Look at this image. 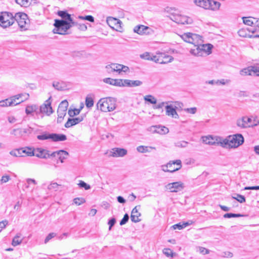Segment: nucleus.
Wrapping results in <instances>:
<instances>
[{
	"label": "nucleus",
	"instance_id": "1",
	"mask_svg": "<svg viewBox=\"0 0 259 259\" xmlns=\"http://www.w3.org/2000/svg\"><path fill=\"white\" fill-rule=\"evenodd\" d=\"M181 37L186 42L194 45V48L190 49V53L192 55L202 57L208 55L211 53L212 45L202 44V36L191 32L184 33Z\"/></svg>",
	"mask_w": 259,
	"mask_h": 259
},
{
	"label": "nucleus",
	"instance_id": "2",
	"mask_svg": "<svg viewBox=\"0 0 259 259\" xmlns=\"http://www.w3.org/2000/svg\"><path fill=\"white\" fill-rule=\"evenodd\" d=\"M116 100L112 97L102 98L97 104V108L103 112L112 111L116 108Z\"/></svg>",
	"mask_w": 259,
	"mask_h": 259
},
{
	"label": "nucleus",
	"instance_id": "3",
	"mask_svg": "<svg viewBox=\"0 0 259 259\" xmlns=\"http://www.w3.org/2000/svg\"><path fill=\"white\" fill-rule=\"evenodd\" d=\"M55 28L53 30L54 33L65 35L67 31L72 27L70 22L66 20L56 19L54 24Z\"/></svg>",
	"mask_w": 259,
	"mask_h": 259
},
{
	"label": "nucleus",
	"instance_id": "4",
	"mask_svg": "<svg viewBox=\"0 0 259 259\" xmlns=\"http://www.w3.org/2000/svg\"><path fill=\"white\" fill-rule=\"evenodd\" d=\"M194 3L197 6L213 11L219 10L221 5L220 2L212 0H195Z\"/></svg>",
	"mask_w": 259,
	"mask_h": 259
},
{
	"label": "nucleus",
	"instance_id": "5",
	"mask_svg": "<svg viewBox=\"0 0 259 259\" xmlns=\"http://www.w3.org/2000/svg\"><path fill=\"white\" fill-rule=\"evenodd\" d=\"M213 140V139L211 136L205 137L203 138V141L206 144L210 145H214L215 144L220 145L222 147L224 148H230V138L229 136L227 138H222L220 137H217L215 138L214 141H210Z\"/></svg>",
	"mask_w": 259,
	"mask_h": 259
},
{
	"label": "nucleus",
	"instance_id": "6",
	"mask_svg": "<svg viewBox=\"0 0 259 259\" xmlns=\"http://www.w3.org/2000/svg\"><path fill=\"white\" fill-rule=\"evenodd\" d=\"M13 14L8 12H3L0 13V26L7 28L12 25L15 22Z\"/></svg>",
	"mask_w": 259,
	"mask_h": 259
},
{
	"label": "nucleus",
	"instance_id": "7",
	"mask_svg": "<svg viewBox=\"0 0 259 259\" xmlns=\"http://www.w3.org/2000/svg\"><path fill=\"white\" fill-rule=\"evenodd\" d=\"M51 97L47 100H46L44 104H42L40 107L39 109H38V112H37V118H42L44 116V114L48 116L50 115L53 112L52 106L51 102L50 101Z\"/></svg>",
	"mask_w": 259,
	"mask_h": 259
},
{
	"label": "nucleus",
	"instance_id": "8",
	"mask_svg": "<svg viewBox=\"0 0 259 259\" xmlns=\"http://www.w3.org/2000/svg\"><path fill=\"white\" fill-rule=\"evenodd\" d=\"M161 167L164 172H174L181 169L182 162L180 159L170 161L166 165H162Z\"/></svg>",
	"mask_w": 259,
	"mask_h": 259
},
{
	"label": "nucleus",
	"instance_id": "9",
	"mask_svg": "<svg viewBox=\"0 0 259 259\" xmlns=\"http://www.w3.org/2000/svg\"><path fill=\"white\" fill-rule=\"evenodd\" d=\"M170 18L179 24H190L192 23V19L191 18L180 14H172Z\"/></svg>",
	"mask_w": 259,
	"mask_h": 259
},
{
	"label": "nucleus",
	"instance_id": "10",
	"mask_svg": "<svg viewBox=\"0 0 259 259\" xmlns=\"http://www.w3.org/2000/svg\"><path fill=\"white\" fill-rule=\"evenodd\" d=\"M230 148H236L244 142V138L241 134H237L233 136H230Z\"/></svg>",
	"mask_w": 259,
	"mask_h": 259
},
{
	"label": "nucleus",
	"instance_id": "11",
	"mask_svg": "<svg viewBox=\"0 0 259 259\" xmlns=\"http://www.w3.org/2000/svg\"><path fill=\"white\" fill-rule=\"evenodd\" d=\"M14 18L15 19V21H17L20 28L26 29L25 26L28 21V16L25 13L22 12L17 13L14 16Z\"/></svg>",
	"mask_w": 259,
	"mask_h": 259
},
{
	"label": "nucleus",
	"instance_id": "12",
	"mask_svg": "<svg viewBox=\"0 0 259 259\" xmlns=\"http://www.w3.org/2000/svg\"><path fill=\"white\" fill-rule=\"evenodd\" d=\"M255 125L253 123L251 118L247 116H243L237 120V125L242 128L252 127Z\"/></svg>",
	"mask_w": 259,
	"mask_h": 259
},
{
	"label": "nucleus",
	"instance_id": "13",
	"mask_svg": "<svg viewBox=\"0 0 259 259\" xmlns=\"http://www.w3.org/2000/svg\"><path fill=\"white\" fill-rule=\"evenodd\" d=\"M166 188L171 192H178L184 189V185L182 182H176L168 184Z\"/></svg>",
	"mask_w": 259,
	"mask_h": 259
},
{
	"label": "nucleus",
	"instance_id": "14",
	"mask_svg": "<svg viewBox=\"0 0 259 259\" xmlns=\"http://www.w3.org/2000/svg\"><path fill=\"white\" fill-rule=\"evenodd\" d=\"M24 97L25 100H27L29 97V94L24 93V94H19L14 96H13L10 97V104L11 106H16L20 104L21 103L23 102L24 100H22L19 102H17V100H19L21 97Z\"/></svg>",
	"mask_w": 259,
	"mask_h": 259
},
{
	"label": "nucleus",
	"instance_id": "15",
	"mask_svg": "<svg viewBox=\"0 0 259 259\" xmlns=\"http://www.w3.org/2000/svg\"><path fill=\"white\" fill-rule=\"evenodd\" d=\"M111 68L113 69V72H116L118 74H121L122 72L127 73L130 72V68L128 66L118 63H114Z\"/></svg>",
	"mask_w": 259,
	"mask_h": 259
},
{
	"label": "nucleus",
	"instance_id": "16",
	"mask_svg": "<svg viewBox=\"0 0 259 259\" xmlns=\"http://www.w3.org/2000/svg\"><path fill=\"white\" fill-rule=\"evenodd\" d=\"M151 29L143 25L136 26L134 28V31L140 35L149 34L151 33Z\"/></svg>",
	"mask_w": 259,
	"mask_h": 259
},
{
	"label": "nucleus",
	"instance_id": "17",
	"mask_svg": "<svg viewBox=\"0 0 259 259\" xmlns=\"http://www.w3.org/2000/svg\"><path fill=\"white\" fill-rule=\"evenodd\" d=\"M34 156L36 157L48 159L49 158V150L43 149L42 148H37L33 150Z\"/></svg>",
	"mask_w": 259,
	"mask_h": 259
},
{
	"label": "nucleus",
	"instance_id": "18",
	"mask_svg": "<svg viewBox=\"0 0 259 259\" xmlns=\"http://www.w3.org/2000/svg\"><path fill=\"white\" fill-rule=\"evenodd\" d=\"M104 82L116 87H122L123 79H113L111 78H105L103 79Z\"/></svg>",
	"mask_w": 259,
	"mask_h": 259
},
{
	"label": "nucleus",
	"instance_id": "19",
	"mask_svg": "<svg viewBox=\"0 0 259 259\" xmlns=\"http://www.w3.org/2000/svg\"><path fill=\"white\" fill-rule=\"evenodd\" d=\"M68 106V103L66 100L62 101L60 103L57 110V113L58 114L60 115V117L66 115Z\"/></svg>",
	"mask_w": 259,
	"mask_h": 259
},
{
	"label": "nucleus",
	"instance_id": "20",
	"mask_svg": "<svg viewBox=\"0 0 259 259\" xmlns=\"http://www.w3.org/2000/svg\"><path fill=\"white\" fill-rule=\"evenodd\" d=\"M127 154V150L123 148H115L112 149L110 156L114 157H123Z\"/></svg>",
	"mask_w": 259,
	"mask_h": 259
},
{
	"label": "nucleus",
	"instance_id": "21",
	"mask_svg": "<svg viewBox=\"0 0 259 259\" xmlns=\"http://www.w3.org/2000/svg\"><path fill=\"white\" fill-rule=\"evenodd\" d=\"M83 119V116H80L79 117L73 118H68L67 121L65 124V127L66 128L70 127L72 126L75 125L79 123V122L82 121Z\"/></svg>",
	"mask_w": 259,
	"mask_h": 259
},
{
	"label": "nucleus",
	"instance_id": "22",
	"mask_svg": "<svg viewBox=\"0 0 259 259\" xmlns=\"http://www.w3.org/2000/svg\"><path fill=\"white\" fill-rule=\"evenodd\" d=\"M165 110L166 115L175 118H179V115L176 111V108H174L172 105H166L165 106Z\"/></svg>",
	"mask_w": 259,
	"mask_h": 259
},
{
	"label": "nucleus",
	"instance_id": "23",
	"mask_svg": "<svg viewBox=\"0 0 259 259\" xmlns=\"http://www.w3.org/2000/svg\"><path fill=\"white\" fill-rule=\"evenodd\" d=\"M123 87H138L140 86L142 84V81L136 80H131L130 79H123Z\"/></svg>",
	"mask_w": 259,
	"mask_h": 259
},
{
	"label": "nucleus",
	"instance_id": "24",
	"mask_svg": "<svg viewBox=\"0 0 259 259\" xmlns=\"http://www.w3.org/2000/svg\"><path fill=\"white\" fill-rule=\"evenodd\" d=\"M137 207V206H135L131 212V221L134 223H138L141 221V219H139V217L141 216V214L138 211Z\"/></svg>",
	"mask_w": 259,
	"mask_h": 259
},
{
	"label": "nucleus",
	"instance_id": "25",
	"mask_svg": "<svg viewBox=\"0 0 259 259\" xmlns=\"http://www.w3.org/2000/svg\"><path fill=\"white\" fill-rule=\"evenodd\" d=\"M53 87L58 91H64L67 89V83L63 81H56L53 82Z\"/></svg>",
	"mask_w": 259,
	"mask_h": 259
},
{
	"label": "nucleus",
	"instance_id": "26",
	"mask_svg": "<svg viewBox=\"0 0 259 259\" xmlns=\"http://www.w3.org/2000/svg\"><path fill=\"white\" fill-rule=\"evenodd\" d=\"M165 58H168L169 60L168 61H161V58L160 57L157 58L156 56L152 55L150 58V60L153 61L156 63H158L160 64H166L171 62L174 59L173 57L171 56H167L165 57Z\"/></svg>",
	"mask_w": 259,
	"mask_h": 259
},
{
	"label": "nucleus",
	"instance_id": "27",
	"mask_svg": "<svg viewBox=\"0 0 259 259\" xmlns=\"http://www.w3.org/2000/svg\"><path fill=\"white\" fill-rule=\"evenodd\" d=\"M38 112V107L36 105H28L25 109V112L27 115L31 114L32 113H34L35 118H37V112Z\"/></svg>",
	"mask_w": 259,
	"mask_h": 259
},
{
	"label": "nucleus",
	"instance_id": "28",
	"mask_svg": "<svg viewBox=\"0 0 259 259\" xmlns=\"http://www.w3.org/2000/svg\"><path fill=\"white\" fill-rule=\"evenodd\" d=\"M67 137L64 134H51V140L53 142L64 141L66 140Z\"/></svg>",
	"mask_w": 259,
	"mask_h": 259
},
{
	"label": "nucleus",
	"instance_id": "29",
	"mask_svg": "<svg viewBox=\"0 0 259 259\" xmlns=\"http://www.w3.org/2000/svg\"><path fill=\"white\" fill-rule=\"evenodd\" d=\"M107 23L111 28L115 29V27H117L120 24V21L117 19L109 17L107 19Z\"/></svg>",
	"mask_w": 259,
	"mask_h": 259
},
{
	"label": "nucleus",
	"instance_id": "30",
	"mask_svg": "<svg viewBox=\"0 0 259 259\" xmlns=\"http://www.w3.org/2000/svg\"><path fill=\"white\" fill-rule=\"evenodd\" d=\"M69 156V153L66 151L63 150H58L57 157L58 160L61 162H64L65 159H66Z\"/></svg>",
	"mask_w": 259,
	"mask_h": 259
},
{
	"label": "nucleus",
	"instance_id": "31",
	"mask_svg": "<svg viewBox=\"0 0 259 259\" xmlns=\"http://www.w3.org/2000/svg\"><path fill=\"white\" fill-rule=\"evenodd\" d=\"M249 30V28H241L238 30V34L240 36L242 37L252 38V37L250 36L251 33Z\"/></svg>",
	"mask_w": 259,
	"mask_h": 259
},
{
	"label": "nucleus",
	"instance_id": "32",
	"mask_svg": "<svg viewBox=\"0 0 259 259\" xmlns=\"http://www.w3.org/2000/svg\"><path fill=\"white\" fill-rule=\"evenodd\" d=\"M58 15L61 17L63 19L62 20H66L68 21H72V17L71 15L68 14L66 11H59L58 12Z\"/></svg>",
	"mask_w": 259,
	"mask_h": 259
},
{
	"label": "nucleus",
	"instance_id": "33",
	"mask_svg": "<svg viewBox=\"0 0 259 259\" xmlns=\"http://www.w3.org/2000/svg\"><path fill=\"white\" fill-rule=\"evenodd\" d=\"M150 149L155 150L156 148L152 146H139L137 147V150L141 153H145L147 152H150Z\"/></svg>",
	"mask_w": 259,
	"mask_h": 259
},
{
	"label": "nucleus",
	"instance_id": "34",
	"mask_svg": "<svg viewBox=\"0 0 259 259\" xmlns=\"http://www.w3.org/2000/svg\"><path fill=\"white\" fill-rule=\"evenodd\" d=\"M259 28L255 27L254 25L252 27H249V30L251 33V37L252 38H258L259 37Z\"/></svg>",
	"mask_w": 259,
	"mask_h": 259
},
{
	"label": "nucleus",
	"instance_id": "35",
	"mask_svg": "<svg viewBox=\"0 0 259 259\" xmlns=\"http://www.w3.org/2000/svg\"><path fill=\"white\" fill-rule=\"evenodd\" d=\"M242 19L243 23L246 25L250 26V27L254 25V20H255V18L251 17H243Z\"/></svg>",
	"mask_w": 259,
	"mask_h": 259
},
{
	"label": "nucleus",
	"instance_id": "36",
	"mask_svg": "<svg viewBox=\"0 0 259 259\" xmlns=\"http://www.w3.org/2000/svg\"><path fill=\"white\" fill-rule=\"evenodd\" d=\"M240 74L241 76H246V75H252V71H251V66H248V67L244 68L242 69L240 71Z\"/></svg>",
	"mask_w": 259,
	"mask_h": 259
},
{
	"label": "nucleus",
	"instance_id": "37",
	"mask_svg": "<svg viewBox=\"0 0 259 259\" xmlns=\"http://www.w3.org/2000/svg\"><path fill=\"white\" fill-rule=\"evenodd\" d=\"M37 139L39 140H46L51 139V134L47 132L42 133L41 135L37 136Z\"/></svg>",
	"mask_w": 259,
	"mask_h": 259
},
{
	"label": "nucleus",
	"instance_id": "38",
	"mask_svg": "<svg viewBox=\"0 0 259 259\" xmlns=\"http://www.w3.org/2000/svg\"><path fill=\"white\" fill-rule=\"evenodd\" d=\"M21 234H17L13 239L12 245L16 246L22 243V239H21Z\"/></svg>",
	"mask_w": 259,
	"mask_h": 259
},
{
	"label": "nucleus",
	"instance_id": "39",
	"mask_svg": "<svg viewBox=\"0 0 259 259\" xmlns=\"http://www.w3.org/2000/svg\"><path fill=\"white\" fill-rule=\"evenodd\" d=\"M94 100L91 95H88L85 98V104L87 108H91L94 106Z\"/></svg>",
	"mask_w": 259,
	"mask_h": 259
},
{
	"label": "nucleus",
	"instance_id": "40",
	"mask_svg": "<svg viewBox=\"0 0 259 259\" xmlns=\"http://www.w3.org/2000/svg\"><path fill=\"white\" fill-rule=\"evenodd\" d=\"M27 149L28 150H27L26 149L20 148L21 157L24 156V154H25L27 156H34V153L33 151H31V149L29 148H27Z\"/></svg>",
	"mask_w": 259,
	"mask_h": 259
},
{
	"label": "nucleus",
	"instance_id": "41",
	"mask_svg": "<svg viewBox=\"0 0 259 259\" xmlns=\"http://www.w3.org/2000/svg\"><path fill=\"white\" fill-rule=\"evenodd\" d=\"M32 0H15L16 3L20 5L21 7H29Z\"/></svg>",
	"mask_w": 259,
	"mask_h": 259
},
{
	"label": "nucleus",
	"instance_id": "42",
	"mask_svg": "<svg viewBox=\"0 0 259 259\" xmlns=\"http://www.w3.org/2000/svg\"><path fill=\"white\" fill-rule=\"evenodd\" d=\"M61 187V185L56 182H52L48 186V189L49 190L57 191Z\"/></svg>",
	"mask_w": 259,
	"mask_h": 259
},
{
	"label": "nucleus",
	"instance_id": "43",
	"mask_svg": "<svg viewBox=\"0 0 259 259\" xmlns=\"http://www.w3.org/2000/svg\"><path fill=\"white\" fill-rule=\"evenodd\" d=\"M144 99L146 101L149 102L152 104H155L157 103V100L152 95H146L144 97Z\"/></svg>",
	"mask_w": 259,
	"mask_h": 259
},
{
	"label": "nucleus",
	"instance_id": "44",
	"mask_svg": "<svg viewBox=\"0 0 259 259\" xmlns=\"http://www.w3.org/2000/svg\"><path fill=\"white\" fill-rule=\"evenodd\" d=\"M157 133H158L160 134H165L167 133L169 131L168 129L164 126L157 125Z\"/></svg>",
	"mask_w": 259,
	"mask_h": 259
},
{
	"label": "nucleus",
	"instance_id": "45",
	"mask_svg": "<svg viewBox=\"0 0 259 259\" xmlns=\"http://www.w3.org/2000/svg\"><path fill=\"white\" fill-rule=\"evenodd\" d=\"M232 198L234 199L237 200L240 203H243L245 202V198L244 196L236 194L235 196H232Z\"/></svg>",
	"mask_w": 259,
	"mask_h": 259
},
{
	"label": "nucleus",
	"instance_id": "46",
	"mask_svg": "<svg viewBox=\"0 0 259 259\" xmlns=\"http://www.w3.org/2000/svg\"><path fill=\"white\" fill-rule=\"evenodd\" d=\"M10 154L12 155L13 157H21V153L20 151V148L19 149H15L9 152Z\"/></svg>",
	"mask_w": 259,
	"mask_h": 259
},
{
	"label": "nucleus",
	"instance_id": "47",
	"mask_svg": "<svg viewBox=\"0 0 259 259\" xmlns=\"http://www.w3.org/2000/svg\"><path fill=\"white\" fill-rule=\"evenodd\" d=\"M10 101V98L0 101V107H5L12 106L11 105H9Z\"/></svg>",
	"mask_w": 259,
	"mask_h": 259
},
{
	"label": "nucleus",
	"instance_id": "48",
	"mask_svg": "<svg viewBox=\"0 0 259 259\" xmlns=\"http://www.w3.org/2000/svg\"><path fill=\"white\" fill-rule=\"evenodd\" d=\"M80 111V109H69L68 110V114L70 117H73L75 115H77L79 114Z\"/></svg>",
	"mask_w": 259,
	"mask_h": 259
},
{
	"label": "nucleus",
	"instance_id": "49",
	"mask_svg": "<svg viewBox=\"0 0 259 259\" xmlns=\"http://www.w3.org/2000/svg\"><path fill=\"white\" fill-rule=\"evenodd\" d=\"M243 215L241 214L233 213H227L224 215L225 218H239L243 217Z\"/></svg>",
	"mask_w": 259,
	"mask_h": 259
},
{
	"label": "nucleus",
	"instance_id": "50",
	"mask_svg": "<svg viewBox=\"0 0 259 259\" xmlns=\"http://www.w3.org/2000/svg\"><path fill=\"white\" fill-rule=\"evenodd\" d=\"M85 202L83 198L77 197L73 199V202L77 205H80Z\"/></svg>",
	"mask_w": 259,
	"mask_h": 259
},
{
	"label": "nucleus",
	"instance_id": "51",
	"mask_svg": "<svg viewBox=\"0 0 259 259\" xmlns=\"http://www.w3.org/2000/svg\"><path fill=\"white\" fill-rule=\"evenodd\" d=\"M78 18L81 20H87L91 22H93L94 21V18L91 15H88L85 16H79Z\"/></svg>",
	"mask_w": 259,
	"mask_h": 259
},
{
	"label": "nucleus",
	"instance_id": "52",
	"mask_svg": "<svg viewBox=\"0 0 259 259\" xmlns=\"http://www.w3.org/2000/svg\"><path fill=\"white\" fill-rule=\"evenodd\" d=\"M252 75L259 76V66H251Z\"/></svg>",
	"mask_w": 259,
	"mask_h": 259
},
{
	"label": "nucleus",
	"instance_id": "53",
	"mask_svg": "<svg viewBox=\"0 0 259 259\" xmlns=\"http://www.w3.org/2000/svg\"><path fill=\"white\" fill-rule=\"evenodd\" d=\"M163 253L167 257L173 256V252L169 248H164L163 250Z\"/></svg>",
	"mask_w": 259,
	"mask_h": 259
},
{
	"label": "nucleus",
	"instance_id": "54",
	"mask_svg": "<svg viewBox=\"0 0 259 259\" xmlns=\"http://www.w3.org/2000/svg\"><path fill=\"white\" fill-rule=\"evenodd\" d=\"M78 185L81 188H84V189L86 190H89L91 188V186L87 184L86 183L82 181H80Z\"/></svg>",
	"mask_w": 259,
	"mask_h": 259
},
{
	"label": "nucleus",
	"instance_id": "55",
	"mask_svg": "<svg viewBox=\"0 0 259 259\" xmlns=\"http://www.w3.org/2000/svg\"><path fill=\"white\" fill-rule=\"evenodd\" d=\"M128 220H129V216H128V214L125 213L122 219L120 222V225L122 226V225L125 224L128 222Z\"/></svg>",
	"mask_w": 259,
	"mask_h": 259
},
{
	"label": "nucleus",
	"instance_id": "56",
	"mask_svg": "<svg viewBox=\"0 0 259 259\" xmlns=\"http://www.w3.org/2000/svg\"><path fill=\"white\" fill-rule=\"evenodd\" d=\"M151 56V54L148 52H145L143 54L140 55L141 58L147 60H150Z\"/></svg>",
	"mask_w": 259,
	"mask_h": 259
},
{
	"label": "nucleus",
	"instance_id": "57",
	"mask_svg": "<svg viewBox=\"0 0 259 259\" xmlns=\"http://www.w3.org/2000/svg\"><path fill=\"white\" fill-rule=\"evenodd\" d=\"M198 250L199 252L202 254H206L209 253V250L208 249L203 247H198Z\"/></svg>",
	"mask_w": 259,
	"mask_h": 259
},
{
	"label": "nucleus",
	"instance_id": "58",
	"mask_svg": "<svg viewBox=\"0 0 259 259\" xmlns=\"http://www.w3.org/2000/svg\"><path fill=\"white\" fill-rule=\"evenodd\" d=\"M56 233H51L48 234L45 240V243L48 242L52 238H54L56 236Z\"/></svg>",
	"mask_w": 259,
	"mask_h": 259
},
{
	"label": "nucleus",
	"instance_id": "59",
	"mask_svg": "<svg viewBox=\"0 0 259 259\" xmlns=\"http://www.w3.org/2000/svg\"><path fill=\"white\" fill-rule=\"evenodd\" d=\"M184 110L189 113L193 114L196 112L197 108L196 107L188 108L185 109Z\"/></svg>",
	"mask_w": 259,
	"mask_h": 259
},
{
	"label": "nucleus",
	"instance_id": "60",
	"mask_svg": "<svg viewBox=\"0 0 259 259\" xmlns=\"http://www.w3.org/2000/svg\"><path fill=\"white\" fill-rule=\"evenodd\" d=\"M10 180V177L9 175L3 176L1 179V182L2 184L8 182Z\"/></svg>",
	"mask_w": 259,
	"mask_h": 259
},
{
	"label": "nucleus",
	"instance_id": "61",
	"mask_svg": "<svg viewBox=\"0 0 259 259\" xmlns=\"http://www.w3.org/2000/svg\"><path fill=\"white\" fill-rule=\"evenodd\" d=\"M116 223V220L115 218H112L108 221V225H109V230H110L112 227Z\"/></svg>",
	"mask_w": 259,
	"mask_h": 259
},
{
	"label": "nucleus",
	"instance_id": "62",
	"mask_svg": "<svg viewBox=\"0 0 259 259\" xmlns=\"http://www.w3.org/2000/svg\"><path fill=\"white\" fill-rule=\"evenodd\" d=\"M230 82V80L229 79H222L221 80H218L217 81H216L215 83L218 84H221L223 85H225L226 83H229Z\"/></svg>",
	"mask_w": 259,
	"mask_h": 259
},
{
	"label": "nucleus",
	"instance_id": "63",
	"mask_svg": "<svg viewBox=\"0 0 259 259\" xmlns=\"http://www.w3.org/2000/svg\"><path fill=\"white\" fill-rule=\"evenodd\" d=\"M147 130L152 133H157V125L151 126L150 127L148 128Z\"/></svg>",
	"mask_w": 259,
	"mask_h": 259
},
{
	"label": "nucleus",
	"instance_id": "64",
	"mask_svg": "<svg viewBox=\"0 0 259 259\" xmlns=\"http://www.w3.org/2000/svg\"><path fill=\"white\" fill-rule=\"evenodd\" d=\"M222 256L224 257H232L233 256V254L232 252L230 251H225L223 253Z\"/></svg>",
	"mask_w": 259,
	"mask_h": 259
}]
</instances>
